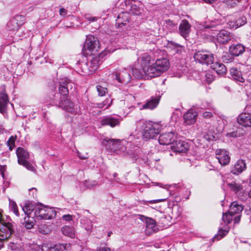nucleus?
<instances>
[{"instance_id":"1","label":"nucleus","mask_w":251,"mask_h":251,"mask_svg":"<svg viewBox=\"0 0 251 251\" xmlns=\"http://www.w3.org/2000/svg\"><path fill=\"white\" fill-rule=\"evenodd\" d=\"M222 24L221 20H214L205 22L203 23V27L205 30L209 29V32H212L209 35L212 38H216L218 42L221 44H225L228 42L233 38L232 34L229 31L222 29L218 33L219 26Z\"/></svg>"},{"instance_id":"2","label":"nucleus","mask_w":251,"mask_h":251,"mask_svg":"<svg viewBox=\"0 0 251 251\" xmlns=\"http://www.w3.org/2000/svg\"><path fill=\"white\" fill-rule=\"evenodd\" d=\"M137 127L142 129V137L145 140L155 138L160 133L161 125L160 123L140 120L136 122Z\"/></svg>"},{"instance_id":"3","label":"nucleus","mask_w":251,"mask_h":251,"mask_svg":"<svg viewBox=\"0 0 251 251\" xmlns=\"http://www.w3.org/2000/svg\"><path fill=\"white\" fill-rule=\"evenodd\" d=\"M169 62L165 58L158 59L156 62L150 66L148 70V76L151 77H156L168 70Z\"/></svg>"},{"instance_id":"4","label":"nucleus","mask_w":251,"mask_h":251,"mask_svg":"<svg viewBox=\"0 0 251 251\" xmlns=\"http://www.w3.org/2000/svg\"><path fill=\"white\" fill-rule=\"evenodd\" d=\"M102 144L110 151L117 154L124 153L126 151V146L119 139H114L106 137L102 140Z\"/></svg>"},{"instance_id":"5","label":"nucleus","mask_w":251,"mask_h":251,"mask_svg":"<svg viewBox=\"0 0 251 251\" xmlns=\"http://www.w3.org/2000/svg\"><path fill=\"white\" fill-rule=\"evenodd\" d=\"M34 214L41 219L50 220L56 217V211L52 208L40 204L35 208Z\"/></svg>"},{"instance_id":"6","label":"nucleus","mask_w":251,"mask_h":251,"mask_svg":"<svg viewBox=\"0 0 251 251\" xmlns=\"http://www.w3.org/2000/svg\"><path fill=\"white\" fill-rule=\"evenodd\" d=\"M99 47L97 38L92 35L88 36L83 49L84 53L87 55H94L98 51Z\"/></svg>"},{"instance_id":"7","label":"nucleus","mask_w":251,"mask_h":251,"mask_svg":"<svg viewBox=\"0 0 251 251\" xmlns=\"http://www.w3.org/2000/svg\"><path fill=\"white\" fill-rule=\"evenodd\" d=\"M73 83L67 78L61 79L59 82V93H55L53 99L60 100L61 99L67 98L69 94V88L72 89Z\"/></svg>"},{"instance_id":"8","label":"nucleus","mask_w":251,"mask_h":251,"mask_svg":"<svg viewBox=\"0 0 251 251\" xmlns=\"http://www.w3.org/2000/svg\"><path fill=\"white\" fill-rule=\"evenodd\" d=\"M194 58L196 61L207 66L212 64L214 59V54L207 50L197 51Z\"/></svg>"},{"instance_id":"9","label":"nucleus","mask_w":251,"mask_h":251,"mask_svg":"<svg viewBox=\"0 0 251 251\" xmlns=\"http://www.w3.org/2000/svg\"><path fill=\"white\" fill-rule=\"evenodd\" d=\"M16 154L18 157V162L20 165L25 167L28 170L34 171V167L28 161L29 157L28 152L22 147H18L16 150Z\"/></svg>"},{"instance_id":"10","label":"nucleus","mask_w":251,"mask_h":251,"mask_svg":"<svg viewBox=\"0 0 251 251\" xmlns=\"http://www.w3.org/2000/svg\"><path fill=\"white\" fill-rule=\"evenodd\" d=\"M51 102L52 104L62 108L68 112L73 114L77 112V107L76 105H75L74 103L67 98L61 99L60 100L53 99L52 100Z\"/></svg>"},{"instance_id":"11","label":"nucleus","mask_w":251,"mask_h":251,"mask_svg":"<svg viewBox=\"0 0 251 251\" xmlns=\"http://www.w3.org/2000/svg\"><path fill=\"white\" fill-rule=\"evenodd\" d=\"M15 232L14 226L11 223H4L0 228V249L3 246V241L9 238Z\"/></svg>"},{"instance_id":"12","label":"nucleus","mask_w":251,"mask_h":251,"mask_svg":"<svg viewBox=\"0 0 251 251\" xmlns=\"http://www.w3.org/2000/svg\"><path fill=\"white\" fill-rule=\"evenodd\" d=\"M25 20V17L23 15H16L7 23V29L9 30L13 31L18 30L20 27L24 24Z\"/></svg>"},{"instance_id":"13","label":"nucleus","mask_w":251,"mask_h":251,"mask_svg":"<svg viewBox=\"0 0 251 251\" xmlns=\"http://www.w3.org/2000/svg\"><path fill=\"white\" fill-rule=\"evenodd\" d=\"M138 63L140 64L141 68L147 72L148 76V70L150 66L153 64V59L152 57L147 53L143 54L138 58Z\"/></svg>"},{"instance_id":"14","label":"nucleus","mask_w":251,"mask_h":251,"mask_svg":"<svg viewBox=\"0 0 251 251\" xmlns=\"http://www.w3.org/2000/svg\"><path fill=\"white\" fill-rule=\"evenodd\" d=\"M176 136L174 132H170L161 134L159 137V143L163 145H168L174 144L176 141Z\"/></svg>"},{"instance_id":"15","label":"nucleus","mask_w":251,"mask_h":251,"mask_svg":"<svg viewBox=\"0 0 251 251\" xmlns=\"http://www.w3.org/2000/svg\"><path fill=\"white\" fill-rule=\"evenodd\" d=\"M216 157L219 163L223 166L227 165L230 161L229 153L226 150L218 149L216 151Z\"/></svg>"},{"instance_id":"16","label":"nucleus","mask_w":251,"mask_h":251,"mask_svg":"<svg viewBox=\"0 0 251 251\" xmlns=\"http://www.w3.org/2000/svg\"><path fill=\"white\" fill-rule=\"evenodd\" d=\"M171 148L176 152H186L189 149V145L187 142L184 141H176L175 144H173Z\"/></svg>"},{"instance_id":"17","label":"nucleus","mask_w":251,"mask_h":251,"mask_svg":"<svg viewBox=\"0 0 251 251\" xmlns=\"http://www.w3.org/2000/svg\"><path fill=\"white\" fill-rule=\"evenodd\" d=\"M111 77L116 79L119 82L127 84L130 81V75L126 71H122L120 74L117 73L111 74Z\"/></svg>"},{"instance_id":"18","label":"nucleus","mask_w":251,"mask_h":251,"mask_svg":"<svg viewBox=\"0 0 251 251\" xmlns=\"http://www.w3.org/2000/svg\"><path fill=\"white\" fill-rule=\"evenodd\" d=\"M246 169V163L243 159H238L235 163L231 172L235 175L242 173Z\"/></svg>"},{"instance_id":"19","label":"nucleus","mask_w":251,"mask_h":251,"mask_svg":"<svg viewBox=\"0 0 251 251\" xmlns=\"http://www.w3.org/2000/svg\"><path fill=\"white\" fill-rule=\"evenodd\" d=\"M197 113L193 109H190L183 116L184 122L186 125L194 124L196 120Z\"/></svg>"},{"instance_id":"20","label":"nucleus","mask_w":251,"mask_h":251,"mask_svg":"<svg viewBox=\"0 0 251 251\" xmlns=\"http://www.w3.org/2000/svg\"><path fill=\"white\" fill-rule=\"evenodd\" d=\"M191 25L186 20H183L179 26V31L180 35L184 38L187 37L189 34Z\"/></svg>"},{"instance_id":"21","label":"nucleus","mask_w":251,"mask_h":251,"mask_svg":"<svg viewBox=\"0 0 251 251\" xmlns=\"http://www.w3.org/2000/svg\"><path fill=\"white\" fill-rule=\"evenodd\" d=\"M237 122L244 126L251 127V115L246 113L241 114L238 117Z\"/></svg>"},{"instance_id":"22","label":"nucleus","mask_w":251,"mask_h":251,"mask_svg":"<svg viewBox=\"0 0 251 251\" xmlns=\"http://www.w3.org/2000/svg\"><path fill=\"white\" fill-rule=\"evenodd\" d=\"M120 123L119 119L112 116H106L104 117L100 121L101 126H109L111 127H114Z\"/></svg>"},{"instance_id":"23","label":"nucleus","mask_w":251,"mask_h":251,"mask_svg":"<svg viewBox=\"0 0 251 251\" xmlns=\"http://www.w3.org/2000/svg\"><path fill=\"white\" fill-rule=\"evenodd\" d=\"M129 22V14L126 12L121 13L116 19V25L118 27H122Z\"/></svg>"},{"instance_id":"24","label":"nucleus","mask_w":251,"mask_h":251,"mask_svg":"<svg viewBox=\"0 0 251 251\" xmlns=\"http://www.w3.org/2000/svg\"><path fill=\"white\" fill-rule=\"evenodd\" d=\"M246 23V18L244 16H239L235 20L230 21L228 25L231 28L236 29Z\"/></svg>"},{"instance_id":"25","label":"nucleus","mask_w":251,"mask_h":251,"mask_svg":"<svg viewBox=\"0 0 251 251\" xmlns=\"http://www.w3.org/2000/svg\"><path fill=\"white\" fill-rule=\"evenodd\" d=\"M8 102L7 95L4 90L0 93V112L1 113H4L6 111Z\"/></svg>"},{"instance_id":"26","label":"nucleus","mask_w":251,"mask_h":251,"mask_svg":"<svg viewBox=\"0 0 251 251\" xmlns=\"http://www.w3.org/2000/svg\"><path fill=\"white\" fill-rule=\"evenodd\" d=\"M245 51V47L242 44L232 45L229 47L230 53L236 56H239Z\"/></svg>"},{"instance_id":"27","label":"nucleus","mask_w":251,"mask_h":251,"mask_svg":"<svg viewBox=\"0 0 251 251\" xmlns=\"http://www.w3.org/2000/svg\"><path fill=\"white\" fill-rule=\"evenodd\" d=\"M143 7V4L139 2H138V4H131L130 12L134 15L141 16L144 13Z\"/></svg>"},{"instance_id":"28","label":"nucleus","mask_w":251,"mask_h":251,"mask_svg":"<svg viewBox=\"0 0 251 251\" xmlns=\"http://www.w3.org/2000/svg\"><path fill=\"white\" fill-rule=\"evenodd\" d=\"M162 26L163 29H165L167 32H174L177 30V24L173 21L170 20H165L163 22Z\"/></svg>"},{"instance_id":"29","label":"nucleus","mask_w":251,"mask_h":251,"mask_svg":"<svg viewBox=\"0 0 251 251\" xmlns=\"http://www.w3.org/2000/svg\"><path fill=\"white\" fill-rule=\"evenodd\" d=\"M230 74L233 79L239 82H244L245 79L242 76L241 71L235 68H232L230 70Z\"/></svg>"},{"instance_id":"30","label":"nucleus","mask_w":251,"mask_h":251,"mask_svg":"<svg viewBox=\"0 0 251 251\" xmlns=\"http://www.w3.org/2000/svg\"><path fill=\"white\" fill-rule=\"evenodd\" d=\"M160 100V97H157L154 98H152L150 100H148L142 106L143 109H153L158 105Z\"/></svg>"},{"instance_id":"31","label":"nucleus","mask_w":251,"mask_h":251,"mask_svg":"<svg viewBox=\"0 0 251 251\" xmlns=\"http://www.w3.org/2000/svg\"><path fill=\"white\" fill-rule=\"evenodd\" d=\"M243 210V206L239 204L237 201H234L231 203L229 209V213L231 215L239 214Z\"/></svg>"},{"instance_id":"32","label":"nucleus","mask_w":251,"mask_h":251,"mask_svg":"<svg viewBox=\"0 0 251 251\" xmlns=\"http://www.w3.org/2000/svg\"><path fill=\"white\" fill-rule=\"evenodd\" d=\"M211 67L217 74L220 75H224L226 72V68L225 65L222 63H213V65Z\"/></svg>"},{"instance_id":"33","label":"nucleus","mask_w":251,"mask_h":251,"mask_svg":"<svg viewBox=\"0 0 251 251\" xmlns=\"http://www.w3.org/2000/svg\"><path fill=\"white\" fill-rule=\"evenodd\" d=\"M99 58L97 57H96L93 58L90 62H88L87 64L85 63L84 64H82V66L83 65H84V67L89 66V70L90 72H93L98 69L99 65Z\"/></svg>"},{"instance_id":"34","label":"nucleus","mask_w":251,"mask_h":251,"mask_svg":"<svg viewBox=\"0 0 251 251\" xmlns=\"http://www.w3.org/2000/svg\"><path fill=\"white\" fill-rule=\"evenodd\" d=\"M131 71L133 75L138 79L142 78L145 75H147V72L142 68L138 69L136 67H132Z\"/></svg>"},{"instance_id":"35","label":"nucleus","mask_w":251,"mask_h":251,"mask_svg":"<svg viewBox=\"0 0 251 251\" xmlns=\"http://www.w3.org/2000/svg\"><path fill=\"white\" fill-rule=\"evenodd\" d=\"M140 219L146 223V226L148 228H151L154 230L153 228L155 226V222L152 219L145 217L143 215H140Z\"/></svg>"},{"instance_id":"36","label":"nucleus","mask_w":251,"mask_h":251,"mask_svg":"<svg viewBox=\"0 0 251 251\" xmlns=\"http://www.w3.org/2000/svg\"><path fill=\"white\" fill-rule=\"evenodd\" d=\"M62 232L65 236L73 238L75 236L74 229L70 226H65L62 227Z\"/></svg>"},{"instance_id":"37","label":"nucleus","mask_w":251,"mask_h":251,"mask_svg":"<svg viewBox=\"0 0 251 251\" xmlns=\"http://www.w3.org/2000/svg\"><path fill=\"white\" fill-rule=\"evenodd\" d=\"M169 48H172L174 51L177 53H180L183 50V47L174 42L171 41L168 43Z\"/></svg>"},{"instance_id":"38","label":"nucleus","mask_w":251,"mask_h":251,"mask_svg":"<svg viewBox=\"0 0 251 251\" xmlns=\"http://www.w3.org/2000/svg\"><path fill=\"white\" fill-rule=\"evenodd\" d=\"M228 230L226 229H223L222 227L219 228L218 233L215 235L214 237V240H219L221 238L225 236V235L228 233Z\"/></svg>"},{"instance_id":"39","label":"nucleus","mask_w":251,"mask_h":251,"mask_svg":"<svg viewBox=\"0 0 251 251\" xmlns=\"http://www.w3.org/2000/svg\"><path fill=\"white\" fill-rule=\"evenodd\" d=\"M17 138L16 135L11 136L6 142V145L9 148L10 151H12L15 147V141Z\"/></svg>"},{"instance_id":"40","label":"nucleus","mask_w":251,"mask_h":251,"mask_svg":"<svg viewBox=\"0 0 251 251\" xmlns=\"http://www.w3.org/2000/svg\"><path fill=\"white\" fill-rule=\"evenodd\" d=\"M25 226L26 229H30L32 228L34 225V222L33 218H30V217H27L25 218Z\"/></svg>"},{"instance_id":"41","label":"nucleus","mask_w":251,"mask_h":251,"mask_svg":"<svg viewBox=\"0 0 251 251\" xmlns=\"http://www.w3.org/2000/svg\"><path fill=\"white\" fill-rule=\"evenodd\" d=\"M228 187H229L231 190L233 191L235 193L240 191L242 189V187L240 184L234 182H232L231 183H229Z\"/></svg>"},{"instance_id":"42","label":"nucleus","mask_w":251,"mask_h":251,"mask_svg":"<svg viewBox=\"0 0 251 251\" xmlns=\"http://www.w3.org/2000/svg\"><path fill=\"white\" fill-rule=\"evenodd\" d=\"M81 223L83 227L87 231L91 230L93 228L92 222L89 219H85L83 220Z\"/></svg>"},{"instance_id":"43","label":"nucleus","mask_w":251,"mask_h":251,"mask_svg":"<svg viewBox=\"0 0 251 251\" xmlns=\"http://www.w3.org/2000/svg\"><path fill=\"white\" fill-rule=\"evenodd\" d=\"M9 207L11 211H13V212L17 216H19V213L18 211V206L17 205V204L16 202L12 201L11 200H9Z\"/></svg>"},{"instance_id":"44","label":"nucleus","mask_w":251,"mask_h":251,"mask_svg":"<svg viewBox=\"0 0 251 251\" xmlns=\"http://www.w3.org/2000/svg\"><path fill=\"white\" fill-rule=\"evenodd\" d=\"M233 215H231L229 213V212L228 213H223L222 220L224 222L225 224H229L231 221L232 220V216Z\"/></svg>"},{"instance_id":"45","label":"nucleus","mask_w":251,"mask_h":251,"mask_svg":"<svg viewBox=\"0 0 251 251\" xmlns=\"http://www.w3.org/2000/svg\"><path fill=\"white\" fill-rule=\"evenodd\" d=\"M70 244H59L56 245V250L57 251H67L70 248Z\"/></svg>"},{"instance_id":"46","label":"nucleus","mask_w":251,"mask_h":251,"mask_svg":"<svg viewBox=\"0 0 251 251\" xmlns=\"http://www.w3.org/2000/svg\"><path fill=\"white\" fill-rule=\"evenodd\" d=\"M241 0H224L223 2L229 7H233L240 2Z\"/></svg>"},{"instance_id":"47","label":"nucleus","mask_w":251,"mask_h":251,"mask_svg":"<svg viewBox=\"0 0 251 251\" xmlns=\"http://www.w3.org/2000/svg\"><path fill=\"white\" fill-rule=\"evenodd\" d=\"M32 206H31L30 204L25 203V205L23 207V210L25 213V215L28 217V215H30L33 211Z\"/></svg>"},{"instance_id":"48","label":"nucleus","mask_w":251,"mask_h":251,"mask_svg":"<svg viewBox=\"0 0 251 251\" xmlns=\"http://www.w3.org/2000/svg\"><path fill=\"white\" fill-rule=\"evenodd\" d=\"M83 183L88 188H92L98 184V182L96 180H88L85 181Z\"/></svg>"},{"instance_id":"49","label":"nucleus","mask_w":251,"mask_h":251,"mask_svg":"<svg viewBox=\"0 0 251 251\" xmlns=\"http://www.w3.org/2000/svg\"><path fill=\"white\" fill-rule=\"evenodd\" d=\"M96 87L99 95L100 96H104L107 92V89L105 87L100 85H98Z\"/></svg>"},{"instance_id":"50","label":"nucleus","mask_w":251,"mask_h":251,"mask_svg":"<svg viewBox=\"0 0 251 251\" xmlns=\"http://www.w3.org/2000/svg\"><path fill=\"white\" fill-rule=\"evenodd\" d=\"M42 251H57L56 250V245L53 246L47 247L46 245H44L42 247Z\"/></svg>"},{"instance_id":"51","label":"nucleus","mask_w":251,"mask_h":251,"mask_svg":"<svg viewBox=\"0 0 251 251\" xmlns=\"http://www.w3.org/2000/svg\"><path fill=\"white\" fill-rule=\"evenodd\" d=\"M166 199H157V200H151L149 201H144V204H146L147 203H156L162 201H165Z\"/></svg>"},{"instance_id":"52","label":"nucleus","mask_w":251,"mask_h":251,"mask_svg":"<svg viewBox=\"0 0 251 251\" xmlns=\"http://www.w3.org/2000/svg\"><path fill=\"white\" fill-rule=\"evenodd\" d=\"M84 18L90 22H93L97 20V18L96 17H92L88 14H86L84 16Z\"/></svg>"},{"instance_id":"53","label":"nucleus","mask_w":251,"mask_h":251,"mask_svg":"<svg viewBox=\"0 0 251 251\" xmlns=\"http://www.w3.org/2000/svg\"><path fill=\"white\" fill-rule=\"evenodd\" d=\"M112 101V100H110V99H106L102 102V103L103 104L104 107L106 106L105 108H107L111 104Z\"/></svg>"},{"instance_id":"54","label":"nucleus","mask_w":251,"mask_h":251,"mask_svg":"<svg viewBox=\"0 0 251 251\" xmlns=\"http://www.w3.org/2000/svg\"><path fill=\"white\" fill-rule=\"evenodd\" d=\"M112 101V100H110V99H106L102 102V103L103 104L104 107L106 106L105 108H107L111 104Z\"/></svg>"},{"instance_id":"55","label":"nucleus","mask_w":251,"mask_h":251,"mask_svg":"<svg viewBox=\"0 0 251 251\" xmlns=\"http://www.w3.org/2000/svg\"><path fill=\"white\" fill-rule=\"evenodd\" d=\"M202 116L204 118L209 119L213 116V114L211 112L205 111L203 113Z\"/></svg>"},{"instance_id":"56","label":"nucleus","mask_w":251,"mask_h":251,"mask_svg":"<svg viewBox=\"0 0 251 251\" xmlns=\"http://www.w3.org/2000/svg\"><path fill=\"white\" fill-rule=\"evenodd\" d=\"M63 220L67 221V222H70L72 221V216L69 214L67 215H64L62 216Z\"/></svg>"},{"instance_id":"57","label":"nucleus","mask_w":251,"mask_h":251,"mask_svg":"<svg viewBox=\"0 0 251 251\" xmlns=\"http://www.w3.org/2000/svg\"><path fill=\"white\" fill-rule=\"evenodd\" d=\"M67 13V11L64 8H61L59 10V14L61 16L65 17Z\"/></svg>"},{"instance_id":"58","label":"nucleus","mask_w":251,"mask_h":251,"mask_svg":"<svg viewBox=\"0 0 251 251\" xmlns=\"http://www.w3.org/2000/svg\"><path fill=\"white\" fill-rule=\"evenodd\" d=\"M205 77L208 83H210L213 80L212 76L209 74H206Z\"/></svg>"},{"instance_id":"59","label":"nucleus","mask_w":251,"mask_h":251,"mask_svg":"<svg viewBox=\"0 0 251 251\" xmlns=\"http://www.w3.org/2000/svg\"><path fill=\"white\" fill-rule=\"evenodd\" d=\"M77 155L81 159H85L88 157L87 153H86L85 155H83L78 151L77 152Z\"/></svg>"},{"instance_id":"60","label":"nucleus","mask_w":251,"mask_h":251,"mask_svg":"<svg viewBox=\"0 0 251 251\" xmlns=\"http://www.w3.org/2000/svg\"><path fill=\"white\" fill-rule=\"evenodd\" d=\"M217 0H202L204 2L208 4H212L215 2Z\"/></svg>"},{"instance_id":"61","label":"nucleus","mask_w":251,"mask_h":251,"mask_svg":"<svg viewBox=\"0 0 251 251\" xmlns=\"http://www.w3.org/2000/svg\"><path fill=\"white\" fill-rule=\"evenodd\" d=\"M240 220V216L237 215L234 218V221L235 223H238Z\"/></svg>"},{"instance_id":"62","label":"nucleus","mask_w":251,"mask_h":251,"mask_svg":"<svg viewBox=\"0 0 251 251\" xmlns=\"http://www.w3.org/2000/svg\"><path fill=\"white\" fill-rule=\"evenodd\" d=\"M4 170V168L3 167L0 166V173H1V174L2 176H3V175H4V173H3Z\"/></svg>"},{"instance_id":"63","label":"nucleus","mask_w":251,"mask_h":251,"mask_svg":"<svg viewBox=\"0 0 251 251\" xmlns=\"http://www.w3.org/2000/svg\"><path fill=\"white\" fill-rule=\"evenodd\" d=\"M5 129L2 125H0V133H3L5 131Z\"/></svg>"},{"instance_id":"64","label":"nucleus","mask_w":251,"mask_h":251,"mask_svg":"<svg viewBox=\"0 0 251 251\" xmlns=\"http://www.w3.org/2000/svg\"><path fill=\"white\" fill-rule=\"evenodd\" d=\"M97 107L100 108H104V106H103V104L101 103H98L97 104Z\"/></svg>"}]
</instances>
